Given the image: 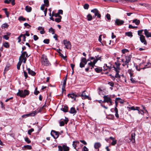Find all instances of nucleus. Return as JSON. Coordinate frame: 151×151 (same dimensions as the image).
I'll use <instances>...</instances> for the list:
<instances>
[{"mask_svg":"<svg viewBox=\"0 0 151 151\" xmlns=\"http://www.w3.org/2000/svg\"><path fill=\"white\" fill-rule=\"evenodd\" d=\"M77 144L76 143H75V141H73V147H74V148L76 149V148L77 147Z\"/></svg>","mask_w":151,"mask_h":151,"instance_id":"052dcab7","label":"nucleus"},{"mask_svg":"<svg viewBox=\"0 0 151 151\" xmlns=\"http://www.w3.org/2000/svg\"><path fill=\"white\" fill-rule=\"evenodd\" d=\"M65 124V123L63 121L60 122V126H63Z\"/></svg>","mask_w":151,"mask_h":151,"instance_id":"69168bd1","label":"nucleus"},{"mask_svg":"<svg viewBox=\"0 0 151 151\" xmlns=\"http://www.w3.org/2000/svg\"><path fill=\"white\" fill-rule=\"evenodd\" d=\"M97 60L96 59H94L93 61V62H91L90 63H88V64L90 66H92L94 65L97 62Z\"/></svg>","mask_w":151,"mask_h":151,"instance_id":"4be33fe9","label":"nucleus"},{"mask_svg":"<svg viewBox=\"0 0 151 151\" xmlns=\"http://www.w3.org/2000/svg\"><path fill=\"white\" fill-rule=\"evenodd\" d=\"M150 63L148 62L147 63V64L145 65V66L147 68H149L150 67Z\"/></svg>","mask_w":151,"mask_h":151,"instance_id":"6e6d98bb","label":"nucleus"},{"mask_svg":"<svg viewBox=\"0 0 151 151\" xmlns=\"http://www.w3.org/2000/svg\"><path fill=\"white\" fill-rule=\"evenodd\" d=\"M144 31L145 35L146 37H151V33L149 32L147 29H145Z\"/></svg>","mask_w":151,"mask_h":151,"instance_id":"dca6fc26","label":"nucleus"},{"mask_svg":"<svg viewBox=\"0 0 151 151\" xmlns=\"http://www.w3.org/2000/svg\"><path fill=\"white\" fill-rule=\"evenodd\" d=\"M37 114V113L35 111H34L32 113L26 114L22 116V117L23 118H26L29 116H35Z\"/></svg>","mask_w":151,"mask_h":151,"instance_id":"9b49d317","label":"nucleus"},{"mask_svg":"<svg viewBox=\"0 0 151 151\" xmlns=\"http://www.w3.org/2000/svg\"><path fill=\"white\" fill-rule=\"evenodd\" d=\"M34 131V129L33 128H32L28 131V133L29 135H30L31 134V132H33Z\"/></svg>","mask_w":151,"mask_h":151,"instance_id":"a18cd8bd","label":"nucleus"},{"mask_svg":"<svg viewBox=\"0 0 151 151\" xmlns=\"http://www.w3.org/2000/svg\"><path fill=\"white\" fill-rule=\"evenodd\" d=\"M9 27V25L6 23H5L3 24L2 25V29L7 28Z\"/></svg>","mask_w":151,"mask_h":151,"instance_id":"72a5a7b5","label":"nucleus"},{"mask_svg":"<svg viewBox=\"0 0 151 151\" xmlns=\"http://www.w3.org/2000/svg\"><path fill=\"white\" fill-rule=\"evenodd\" d=\"M28 73L29 74L32 76H35V75L36 73L34 71L31 70L30 68H27Z\"/></svg>","mask_w":151,"mask_h":151,"instance_id":"2eb2a0df","label":"nucleus"},{"mask_svg":"<svg viewBox=\"0 0 151 151\" xmlns=\"http://www.w3.org/2000/svg\"><path fill=\"white\" fill-rule=\"evenodd\" d=\"M2 10H4V11L5 14L6 15L7 17H8L9 15V13L7 11V9L6 8H4Z\"/></svg>","mask_w":151,"mask_h":151,"instance_id":"c9c22d12","label":"nucleus"},{"mask_svg":"<svg viewBox=\"0 0 151 151\" xmlns=\"http://www.w3.org/2000/svg\"><path fill=\"white\" fill-rule=\"evenodd\" d=\"M58 147L59 151H68L69 150V147L65 145L62 146L59 145Z\"/></svg>","mask_w":151,"mask_h":151,"instance_id":"7ed1b4c3","label":"nucleus"},{"mask_svg":"<svg viewBox=\"0 0 151 151\" xmlns=\"http://www.w3.org/2000/svg\"><path fill=\"white\" fill-rule=\"evenodd\" d=\"M33 39L35 41L39 39V37L36 35L33 36Z\"/></svg>","mask_w":151,"mask_h":151,"instance_id":"8fccbe9b","label":"nucleus"},{"mask_svg":"<svg viewBox=\"0 0 151 151\" xmlns=\"http://www.w3.org/2000/svg\"><path fill=\"white\" fill-rule=\"evenodd\" d=\"M49 31L52 33V34H55V30L52 27L49 29Z\"/></svg>","mask_w":151,"mask_h":151,"instance_id":"58836bf2","label":"nucleus"},{"mask_svg":"<svg viewBox=\"0 0 151 151\" xmlns=\"http://www.w3.org/2000/svg\"><path fill=\"white\" fill-rule=\"evenodd\" d=\"M106 17L108 20H110L111 19L110 15L109 14H107L106 15Z\"/></svg>","mask_w":151,"mask_h":151,"instance_id":"603ef678","label":"nucleus"},{"mask_svg":"<svg viewBox=\"0 0 151 151\" xmlns=\"http://www.w3.org/2000/svg\"><path fill=\"white\" fill-rule=\"evenodd\" d=\"M91 12L94 13L95 16H97V17L98 18H100L101 17V15L99 13V11L97 9H94L91 11Z\"/></svg>","mask_w":151,"mask_h":151,"instance_id":"39448f33","label":"nucleus"},{"mask_svg":"<svg viewBox=\"0 0 151 151\" xmlns=\"http://www.w3.org/2000/svg\"><path fill=\"white\" fill-rule=\"evenodd\" d=\"M55 21L56 22H58V23L60 22L61 21L60 18H56L55 19Z\"/></svg>","mask_w":151,"mask_h":151,"instance_id":"3c124183","label":"nucleus"},{"mask_svg":"<svg viewBox=\"0 0 151 151\" xmlns=\"http://www.w3.org/2000/svg\"><path fill=\"white\" fill-rule=\"evenodd\" d=\"M114 111L115 112V116L117 118L119 117V115L118 114V110L116 107H115Z\"/></svg>","mask_w":151,"mask_h":151,"instance_id":"b1692460","label":"nucleus"},{"mask_svg":"<svg viewBox=\"0 0 151 151\" xmlns=\"http://www.w3.org/2000/svg\"><path fill=\"white\" fill-rule=\"evenodd\" d=\"M41 63L42 65L45 66H50L51 65L47 59V56L44 55H42Z\"/></svg>","mask_w":151,"mask_h":151,"instance_id":"f03ea898","label":"nucleus"},{"mask_svg":"<svg viewBox=\"0 0 151 151\" xmlns=\"http://www.w3.org/2000/svg\"><path fill=\"white\" fill-rule=\"evenodd\" d=\"M24 77H25V78L27 79L28 77V75L27 73L24 70Z\"/></svg>","mask_w":151,"mask_h":151,"instance_id":"13d9d810","label":"nucleus"},{"mask_svg":"<svg viewBox=\"0 0 151 151\" xmlns=\"http://www.w3.org/2000/svg\"><path fill=\"white\" fill-rule=\"evenodd\" d=\"M68 107L67 106H64L61 109V110L64 112H67L68 111Z\"/></svg>","mask_w":151,"mask_h":151,"instance_id":"412c9836","label":"nucleus"},{"mask_svg":"<svg viewBox=\"0 0 151 151\" xmlns=\"http://www.w3.org/2000/svg\"><path fill=\"white\" fill-rule=\"evenodd\" d=\"M135 134L134 133H132L131 134V138L130 139L132 143H134L135 142Z\"/></svg>","mask_w":151,"mask_h":151,"instance_id":"a211bd4d","label":"nucleus"},{"mask_svg":"<svg viewBox=\"0 0 151 151\" xmlns=\"http://www.w3.org/2000/svg\"><path fill=\"white\" fill-rule=\"evenodd\" d=\"M38 30H40V33L41 34H44L45 33L44 29L42 27L40 26L38 27Z\"/></svg>","mask_w":151,"mask_h":151,"instance_id":"6ab92c4d","label":"nucleus"},{"mask_svg":"<svg viewBox=\"0 0 151 151\" xmlns=\"http://www.w3.org/2000/svg\"><path fill=\"white\" fill-rule=\"evenodd\" d=\"M23 147L26 150H31L32 149V146L28 145H24Z\"/></svg>","mask_w":151,"mask_h":151,"instance_id":"393cba45","label":"nucleus"},{"mask_svg":"<svg viewBox=\"0 0 151 151\" xmlns=\"http://www.w3.org/2000/svg\"><path fill=\"white\" fill-rule=\"evenodd\" d=\"M69 112L71 114H75L76 113V111L74 107H71L70 108V111H69Z\"/></svg>","mask_w":151,"mask_h":151,"instance_id":"aec40b11","label":"nucleus"},{"mask_svg":"<svg viewBox=\"0 0 151 151\" xmlns=\"http://www.w3.org/2000/svg\"><path fill=\"white\" fill-rule=\"evenodd\" d=\"M101 146V143L99 142H96L94 145V147L95 149H98L99 150V148Z\"/></svg>","mask_w":151,"mask_h":151,"instance_id":"f3484780","label":"nucleus"},{"mask_svg":"<svg viewBox=\"0 0 151 151\" xmlns=\"http://www.w3.org/2000/svg\"><path fill=\"white\" fill-rule=\"evenodd\" d=\"M3 37L4 39H5L6 40H8L9 38V37L7 35H4L3 36Z\"/></svg>","mask_w":151,"mask_h":151,"instance_id":"0e129e2a","label":"nucleus"},{"mask_svg":"<svg viewBox=\"0 0 151 151\" xmlns=\"http://www.w3.org/2000/svg\"><path fill=\"white\" fill-rule=\"evenodd\" d=\"M18 19L19 21H25L26 20L25 18L23 17L22 16L20 17H19Z\"/></svg>","mask_w":151,"mask_h":151,"instance_id":"79ce46f5","label":"nucleus"},{"mask_svg":"<svg viewBox=\"0 0 151 151\" xmlns=\"http://www.w3.org/2000/svg\"><path fill=\"white\" fill-rule=\"evenodd\" d=\"M108 84L111 87H114V83L112 82H109L108 83Z\"/></svg>","mask_w":151,"mask_h":151,"instance_id":"5fc2aeb1","label":"nucleus"},{"mask_svg":"<svg viewBox=\"0 0 151 151\" xmlns=\"http://www.w3.org/2000/svg\"><path fill=\"white\" fill-rule=\"evenodd\" d=\"M45 4L44 5L47 7L49 6V1L48 0H43Z\"/></svg>","mask_w":151,"mask_h":151,"instance_id":"c756f323","label":"nucleus"},{"mask_svg":"<svg viewBox=\"0 0 151 151\" xmlns=\"http://www.w3.org/2000/svg\"><path fill=\"white\" fill-rule=\"evenodd\" d=\"M85 91H83L82 92L81 94L80 95H79L78 96H81L82 97V99H88L89 100H91V97L86 95V93H85Z\"/></svg>","mask_w":151,"mask_h":151,"instance_id":"0eeeda50","label":"nucleus"},{"mask_svg":"<svg viewBox=\"0 0 151 151\" xmlns=\"http://www.w3.org/2000/svg\"><path fill=\"white\" fill-rule=\"evenodd\" d=\"M3 45L6 48H8L9 47V43L8 42H5L3 43Z\"/></svg>","mask_w":151,"mask_h":151,"instance_id":"473e14b6","label":"nucleus"},{"mask_svg":"<svg viewBox=\"0 0 151 151\" xmlns=\"http://www.w3.org/2000/svg\"><path fill=\"white\" fill-rule=\"evenodd\" d=\"M26 11L28 12H30L32 10V8L28 6H27L25 7Z\"/></svg>","mask_w":151,"mask_h":151,"instance_id":"bb28decb","label":"nucleus"},{"mask_svg":"<svg viewBox=\"0 0 151 151\" xmlns=\"http://www.w3.org/2000/svg\"><path fill=\"white\" fill-rule=\"evenodd\" d=\"M88 21H91L93 19V17L90 14H88L87 16Z\"/></svg>","mask_w":151,"mask_h":151,"instance_id":"a878e982","label":"nucleus"},{"mask_svg":"<svg viewBox=\"0 0 151 151\" xmlns=\"http://www.w3.org/2000/svg\"><path fill=\"white\" fill-rule=\"evenodd\" d=\"M143 31V30L142 29L141 30H138V35L140 36L141 35H141L142 34V32Z\"/></svg>","mask_w":151,"mask_h":151,"instance_id":"37998d69","label":"nucleus"},{"mask_svg":"<svg viewBox=\"0 0 151 151\" xmlns=\"http://www.w3.org/2000/svg\"><path fill=\"white\" fill-rule=\"evenodd\" d=\"M124 21L119 19H116L115 21V25L117 26H120L123 24Z\"/></svg>","mask_w":151,"mask_h":151,"instance_id":"1a4fd4ad","label":"nucleus"},{"mask_svg":"<svg viewBox=\"0 0 151 151\" xmlns=\"http://www.w3.org/2000/svg\"><path fill=\"white\" fill-rule=\"evenodd\" d=\"M23 34H21L20 36L17 38V40H18V42H19L21 41V38Z\"/></svg>","mask_w":151,"mask_h":151,"instance_id":"49530a36","label":"nucleus"},{"mask_svg":"<svg viewBox=\"0 0 151 151\" xmlns=\"http://www.w3.org/2000/svg\"><path fill=\"white\" fill-rule=\"evenodd\" d=\"M128 50L127 49H123L122 50V53L123 54H124L125 53L128 52Z\"/></svg>","mask_w":151,"mask_h":151,"instance_id":"680f3d73","label":"nucleus"},{"mask_svg":"<svg viewBox=\"0 0 151 151\" xmlns=\"http://www.w3.org/2000/svg\"><path fill=\"white\" fill-rule=\"evenodd\" d=\"M66 85V82L65 81L64 82L63 81V86L62 88V90L63 91H65V86Z\"/></svg>","mask_w":151,"mask_h":151,"instance_id":"e433bc0d","label":"nucleus"},{"mask_svg":"<svg viewBox=\"0 0 151 151\" xmlns=\"http://www.w3.org/2000/svg\"><path fill=\"white\" fill-rule=\"evenodd\" d=\"M131 57L130 56H128L125 57V60L124 63L122 64L123 66H125L126 65L128 64L131 61Z\"/></svg>","mask_w":151,"mask_h":151,"instance_id":"6e6552de","label":"nucleus"},{"mask_svg":"<svg viewBox=\"0 0 151 151\" xmlns=\"http://www.w3.org/2000/svg\"><path fill=\"white\" fill-rule=\"evenodd\" d=\"M43 42L45 44H48L50 42V40L49 39H45L44 40Z\"/></svg>","mask_w":151,"mask_h":151,"instance_id":"a19ab883","label":"nucleus"},{"mask_svg":"<svg viewBox=\"0 0 151 151\" xmlns=\"http://www.w3.org/2000/svg\"><path fill=\"white\" fill-rule=\"evenodd\" d=\"M89 5L88 4H85L84 6V8L85 9H87L89 7Z\"/></svg>","mask_w":151,"mask_h":151,"instance_id":"09e8293b","label":"nucleus"},{"mask_svg":"<svg viewBox=\"0 0 151 151\" xmlns=\"http://www.w3.org/2000/svg\"><path fill=\"white\" fill-rule=\"evenodd\" d=\"M51 135L55 139L57 138L59 135V132L55 130H52L51 132Z\"/></svg>","mask_w":151,"mask_h":151,"instance_id":"20e7f679","label":"nucleus"},{"mask_svg":"<svg viewBox=\"0 0 151 151\" xmlns=\"http://www.w3.org/2000/svg\"><path fill=\"white\" fill-rule=\"evenodd\" d=\"M68 97L71 98L72 99H73L74 100H75L76 97L78 96L76 94L74 93L68 94Z\"/></svg>","mask_w":151,"mask_h":151,"instance_id":"4468645a","label":"nucleus"},{"mask_svg":"<svg viewBox=\"0 0 151 151\" xmlns=\"http://www.w3.org/2000/svg\"><path fill=\"white\" fill-rule=\"evenodd\" d=\"M112 77L114 78V79H115V78H120V76L119 74V72H117L116 73L115 76H112Z\"/></svg>","mask_w":151,"mask_h":151,"instance_id":"7c9ffc66","label":"nucleus"},{"mask_svg":"<svg viewBox=\"0 0 151 151\" xmlns=\"http://www.w3.org/2000/svg\"><path fill=\"white\" fill-rule=\"evenodd\" d=\"M130 81L131 82V83H135L137 82L134 80V79L132 78L131 77L130 78Z\"/></svg>","mask_w":151,"mask_h":151,"instance_id":"4d7b16f0","label":"nucleus"},{"mask_svg":"<svg viewBox=\"0 0 151 151\" xmlns=\"http://www.w3.org/2000/svg\"><path fill=\"white\" fill-rule=\"evenodd\" d=\"M25 141L27 142V143L29 144L31 142V141L29 139V138L26 137L24 138Z\"/></svg>","mask_w":151,"mask_h":151,"instance_id":"ea45409f","label":"nucleus"},{"mask_svg":"<svg viewBox=\"0 0 151 151\" xmlns=\"http://www.w3.org/2000/svg\"><path fill=\"white\" fill-rule=\"evenodd\" d=\"M81 62L84 63L85 64H86L87 63V61L85 58H81Z\"/></svg>","mask_w":151,"mask_h":151,"instance_id":"cd10ccee","label":"nucleus"},{"mask_svg":"<svg viewBox=\"0 0 151 151\" xmlns=\"http://www.w3.org/2000/svg\"><path fill=\"white\" fill-rule=\"evenodd\" d=\"M117 142V140L116 139H114L112 141V142L111 143V145H115L116 144Z\"/></svg>","mask_w":151,"mask_h":151,"instance_id":"c03bdc74","label":"nucleus"},{"mask_svg":"<svg viewBox=\"0 0 151 151\" xmlns=\"http://www.w3.org/2000/svg\"><path fill=\"white\" fill-rule=\"evenodd\" d=\"M22 60H19V61L17 65V68L18 70L20 69V66L21 65L22 63Z\"/></svg>","mask_w":151,"mask_h":151,"instance_id":"c85d7f7f","label":"nucleus"},{"mask_svg":"<svg viewBox=\"0 0 151 151\" xmlns=\"http://www.w3.org/2000/svg\"><path fill=\"white\" fill-rule=\"evenodd\" d=\"M63 43L65 46V47L67 49H70L71 48V45L70 41H67L66 40H63Z\"/></svg>","mask_w":151,"mask_h":151,"instance_id":"423d86ee","label":"nucleus"},{"mask_svg":"<svg viewBox=\"0 0 151 151\" xmlns=\"http://www.w3.org/2000/svg\"><path fill=\"white\" fill-rule=\"evenodd\" d=\"M82 151H88V150L86 146H84L82 149Z\"/></svg>","mask_w":151,"mask_h":151,"instance_id":"bf43d9fd","label":"nucleus"},{"mask_svg":"<svg viewBox=\"0 0 151 151\" xmlns=\"http://www.w3.org/2000/svg\"><path fill=\"white\" fill-rule=\"evenodd\" d=\"M29 92L28 90H24L23 91L22 90H18V92L17 93V96H20L22 98H25L27 95L29 94Z\"/></svg>","mask_w":151,"mask_h":151,"instance_id":"f257e3e1","label":"nucleus"},{"mask_svg":"<svg viewBox=\"0 0 151 151\" xmlns=\"http://www.w3.org/2000/svg\"><path fill=\"white\" fill-rule=\"evenodd\" d=\"M121 99L119 98H116V101H115V103L116 104V106L115 107L117 108L118 104V102L116 101V100H120Z\"/></svg>","mask_w":151,"mask_h":151,"instance_id":"de8ad7c7","label":"nucleus"},{"mask_svg":"<svg viewBox=\"0 0 151 151\" xmlns=\"http://www.w3.org/2000/svg\"><path fill=\"white\" fill-rule=\"evenodd\" d=\"M24 25L25 27H27L28 26V27H27L28 28H29L31 27V26L27 23H24Z\"/></svg>","mask_w":151,"mask_h":151,"instance_id":"864d4df0","label":"nucleus"},{"mask_svg":"<svg viewBox=\"0 0 151 151\" xmlns=\"http://www.w3.org/2000/svg\"><path fill=\"white\" fill-rule=\"evenodd\" d=\"M22 54L20 56L19 58V60H21L22 58H25V55H26V57H28L29 55H28V54L27 53V52L26 51H24L23 52H22Z\"/></svg>","mask_w":151,"mask_h":151,"instance_id":"f8f14e48","label":"nucleus"},{"mask_svg":"<svg viewBox=\"0 0 151 151\" xmlns=\"http://www.w3.org/2000/svg\"><path fill=\"white\" fill-rule=\"evenodd\" d=\"M132 22L133 23H135L137 25H138L140 23V21L139 20L135 19L132 20Z\"/></svg>","mask_w":151,"mask_h":151,"instance_id":"5701e85b","label":"nucleus"},{"mask_svg":"<svg viewBox=\"0 0 151 151\" xmlns=\"http://www.w3.org/2000/svg\"><path fill=\"white\" fill-rule=\"evenodd\" d=\"M115 64L116 65V67L119 68V66L120 65V64L117 62H115Z\"/></svg>","mask_w":151,"mask_h":151,"instance_id":"774afa93","label":"nucleus"},{"mask_svg":"<svg viewBox=\"0 0 151 151\" xmlns=\"http://www.w3.org/2000/svg\"><path fill=\"white\" fill-rule=\"evenodd\" d=\"M80 142L83 143L84 145H86L87 143L84 140H80Z\"/></svg>","mask_w":151,"mask_h":151,"instance_id":"338daca9","label":"nucleus"},{"mask_svg":"<svg viewBox=\"0 0 151 151\" xmlns=\"http://www.w3.org/2000/svg\"><path fill=\"white\" fill-rule=\"evenodd\" d=\"M113 68H114V70L116 71V73L119 72V70H120L119 68L115 67V66H113Z\"/></svg>","mask_w":151,"mask_h":151,"instance_id":"4c0bfd02","label":"nucleus"},{"mask_svg":"<svg viewBox=\"0 0 151 151\" xmlns=\"http://www.w3.org/2000/svg\"><path fill=\"white\" fill-rule=\"evenodd\" d=\"M140 40L141 42L143 43L144 45H147V41L145 40V36L143 35H141L140 37Z\"/></svg>","mask_w":151,"mask_h":151,"instance_id":"ddd939ff","label":"nucleus"},{"mask_svg":"<svg viewBox=\"0 0 151 151\" xmlns=\"http://www.w3.org/2000/svg\"><path fill=\"white\" fill-rule=\"evenodd\" d=\"M125 34L129 37H132L133 36L132 33L131 32H128L125 33Z\"/></svg>","mask_w":151,"mask_h":151,"instance_id":"f704fd0d","label":"nucleus"},{"mask_svg":"<svg viewBox=\"0 0 151 151\" xmlns=\"http://www.w3.org/2000/svg\"><path fill=\"white\" fill-rule=\"evenodd\" d=\"M85 65V64H84L82 62H81L80 63V67L81 68H82L84 67Z\"/></svg>","mask_w":151,"mask_h":151,"instance_id":"e2e57ef3","label":"nucleus"},{"mask_svg":"<svg viewBox=\"0 0 151 151\" xmlns=\"http://www.w3.org/2000/svg\"><path fill=\"white\" fill-rule=\"evenodd\" d=\"M104 100L102 101L103 103H105L106 102L109 103V101L111 99L110 97L108 95H105L103 96Z\"/></svg>","mask_w":151,"mask_h":151,"instance_id":"9d476101","label":"nucleus"},{"mask_svg":"<svg viewBox=\"0 0 151 151\" xmlns=\"http://www.w3.org/2000/svg\"><path fill=\"white\" fill-rule=\"evenodd\" d=\"M102 69L100 67L99 68H96L95 69V71L98 73H99L100 72H101L102 71Z\"/></svg>","mask_w":151,"mask_h":151,"instance_id":"2f4dec72","label":"nucleus"}]
</instances>
